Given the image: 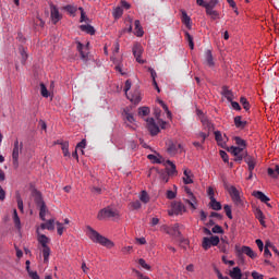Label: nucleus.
I'll return each instance as SVG.
<instances>
[{
  "label": "nucleus",
  "instance_id": "774afa93",
  "mask_svg": "<svg viewBox=\"0 0 279 279\" xmlns=\"http://www.w3.org/2000/svg\"><path fill=\"white\" fill-rule=\"evenodd\" d=\"M29 278L32 279H40L37 271H28Z\"/></svg>",
  "mask_w": 279,
  "mask_h": 279
},
{
  "label": "nucleus",
  "instance_id": "e433bc0d",
  "mask_svg": "<svg viewBox=\"0 0 279 279\" xmlns=\"http://www.w3.org/2000/svg\"><path fill=\"white\" fill-rule=\"evenodd\" d=\"M13 222L15 225V228H17V230H21V218L19 217V213L16 211V209H13Z\"/></svg>",
  "mask_w": 279,
  "mask_h": 279
},
{
  "label": "nucleus",
  "instance_id": "338daca9",
  "mask_svg": "<svg viewBox=\"0 0 279 279\" xmlns=\"http://www.w3.org/2000/svg\"><path fill=\"white\" fill-rule=\"evenodd\" d=\"M135 241L138 245H147V240L145 238H136Z\"/></svg>",
  "mask_w": 279,
  "mask_h": 279
},
{
  "label": "nucleus",
  "instance_id": "864d4df0",
  "mask_svg": "<svg viewBox=\"0 0 279 279\" xmlns=\"http://www.w3.org/2000/svg\"><path fill=\"white\" fill-rule=\"evenodd\" d=\"M64 10L66 12H69V14H75L77 12V8H75L73 5H66V7H64Z\"/></svg>",
  "mask_w": 279,
  "mask_h": 279
},
{
  "label": "nucleus",
  "instance_id": "e2e57ef3",
  "mask_svg": "<svg viewBox=\"0 0 279 279\" xmlns=\"http://www.w3.org/2000/svg\"><path fill=\"white\" fill-rule=\"evenodd\" d=\"M125 120L129 122V123H135V119H134V114L132 113H125Z\"/></svg>",
  "mask_w": 279,
  "mask_h": 279
},
{
  "label": "nucleus",
  "instance_id": "aec40b11",
  "mask_svg": "<svg viewBox=\"0 0 279 279\" xmlns=\"http://www.w3.org/2000/svg\"><path fill=\"white\" fill-rule=\"evenodd\" d=\"M238 254H245V256H248V258L252 259L258 256L256 252H254V250H252L250 246H242L240 250H238Z\"/></svg>",
  "mask_w": 279,
  "mask_h": 279
},
{
  "label": "nucleus",
  "instance_id": "09e8293b",
  "mask_svg": "<svg viewBox=\"0 0 279 279\" xmlns=\"http://www.w3.org/2000/svg\"><path fill=\"white\" fill-rule=\"evenodd\" d=\"M240 102L243 106L244 110H250V101H247V98L241 97Z\"/></svg>",
  "mask_w": 279,
  "mask_h": 279
},
{
  "label": "nucleus",
  "instance_id": "f257e3e1",
  "mask_svg": "<svg viewBox=\"0 0 279 279\" xmlns=\"http://www.w3.org/2000/svg\"><path fill=\"white\" fill-rule=\"evenodd\" d=\"M40 230H56V218H51L46 220V222L41 223L36 229L37 242L41 245V254L44 256V263H49V256H51V247H49V243H51V239L49 236L40 233Z\"/></svg>",
  "mask_w": 279,
  "mask_h": 279
},
{
  "label": "nucleus",
  "instance_id": "680f3d73",
  "mask_svg": "<svg viewBox=\"0 0 279 279\" xmlns=\"http://www.w3.org/2000/svg\"><path fill=\"white\" fill-rule=\"evenodd\" d=\"M132 250H134L133 246H123L121 248L122 254H132Z\"/></svg>",
  "mask_w": 279,
  "mask_h": 279
},
{
  "label": "nucleus",
  "instance_id": "58836bf2",
  "mask_svg": "<svg viewBox=\"0 0 279 279\" xmlns=\"http://www.w3.org/2000/svg\"><path fill=\"white\" fill-rule=\"evenodd\" d=\"M209 206L213 210H221V203L220 202H217V198H213L210 202H209Z\"/></svg>",
  "mask_w": 279,
  "mask_h": 279
},
{
  "label": "nucleus",
  "instance_id": "ddd939ff",
  "mask_svg": "<svg viewBox=\"0 0 279 279\" xmlns=\"http://www.w3.org/2000/svg\"><path fill=\"white\" fill-rule=\"evenodd\" d=\"M146 128L150 136H158V134H160V128L156 124V120H154V118L146 119Z\"/></svg>",
  "mask_w": 279,
  "mask_h": 279
},
{
  "label": "nucleus",
  "instance_id": "3c124183",
  "mask_svg": "<svg viewBox=\"0 0 279 279\" xmlns=\"http://www.w3.org/2000/svg\"><path fill=\"white\" fill-rule=\"evenodd\" d=\"M40 93L44 97H49V90H47V86H45V83L40 84Z\"/></svg>",
  "mask_w": 279,
  "mask_h": 279
},
{
  "label": "nucleus",
  "instance_id": "4be33fe9",
  "mask_svg": "<svg viewBox=\"0 0 279 279\" xmlns=\"http://www.w3.org/2000/svg\"><path fill=\"white\" fill-rule=\"evenodd\" d=\"M181 21H182L183 25H185V27H187L189 29H192L193 25L191 22V16H189V14H186L185 10H181Z\"/></svg>",
  "mask_w": 279,
  "mask_h": 279
},
{
  "label": "nucleus",
  "instance_id": "5701e85b",
  "mask_svg": "<svg viewBox=\"0 0 279 279\" xmlns=\"http://www.w3.org/2000/svg\"><path fill=\"white\" fill-rule=\"evenodd\" d=\"M183 182L184 184H193V171L189 168L183 171Z\"/></svg>",
  "mask_w": 279,
  "mask_h": 279
},
{
  "label": "nucleus",
  "instance_id": "603ef678",
  "mask_svg": "<svg viewBox=\"0 0 279 279\" xmlns=\"http://www.w3.org/2000/svg\"><path fill=\"white\" fill-rule=\"evenodd\" d=\"M177 195H178V193L173 192L171 190H168L167 193H166L167 199H175Z\"/></svg>",
  "mask_w": 279,
  "mask_h": 279
},
{
  "label": "nucleus",
  "instance_id": "0eeeda50",
  "mask_svg": "<svg viewBox=\"0 0 279 279\" xmlns=\"http://www.w3.org/2000/svg\"><path fill=\"white\" fill-rule=\"evenodd\" d=\"M167 151L169 156H175L178 154H182V144L178 141L169 140L167 143Z\"/></svg>",
  "mask_w": 279,
  "mask_h": 279
},
{
  "label": "nucleus",
  "instance_id": "f3484780",
  "mask_svg": "<svg viewBox=\"0 0 279 279\" xmlns=\"http://www.w3.org/2000/svg\"><path fill=\"white\" fill-rule=\"evenodd\" d=\"M37 206H39V219L41 221H47V215H49V209L47 208V204H45V201L40 199L37 203Z\"/></svg>",
  "mask_w": 279,
  "mask_h": 279
},
{
  "label": "nucleus",
  "instance_id": "6e6d98bb",
  "mask_svg": "<svg viewBox=\"0 0 279 279\" xmlns=\"http://www.w3.org/2000/svg\"><path fill=\"white\" fill-rule=\"evenodd\" d=\"M130 88H132V81L126 80L124 84V93L125 95H129L128 93L130 92Z\"/></svg>",
  "mask_w": 279,
  "mask_h": 279
},
{
  "label": "nucleus",
  "instance_id": "de8ad7c7",
  "mask_svg": "<svg viewBox=\"0 0 279 279\" xmlns=\"http://www.w3.org/2000/svg\"><path fill=\"white\" fill-rule=\"evenodd\" d=\"M211 232L214 234H223V228H221L219 225H216L211 228Z\"/></svg>",
  "mask_w": 279,
  "mask_h": 279
},
{
  "label": "nucleus",
  "instance_id": "f8f14e48",
  "mask_svg": "<svg viewBox=\"0 0 279 279\" xmlns=\"http://www.w3.org/2000/svg\"><path fill=\"white\" fill-rule=\"evenodd\" d=\"M62 19V13H60V9L56 7L53 3L50 4V21L52 25H58L60 20Z\"/></svg>",
  "mask_w": 279,
  "mask_h": 279
},
{
  "label": "nucleus",
  "instance_id": "c85d7f7f",
  "mask_svg": "<svg viewBox=\"0 0 279 279\" xmlns=\"http://www.w3.org/2000/svg\"><path fill=\"white\" fill-rule=\"evenodd\" d=\"M135 25V36H137L138 38H143L145 32L143 31V26H141V21L136 20L134 22Z\"/></svg>",
  "mask_w": 279,
  "mask_h": 279
},
{
  "label": "nucleus",
  "instance_id": "2f4dec72",
  "mask_svg": "<svg viewBox=\"0 0 279 279\" xmlns=\"http://www.w3.org/2000/svg\"><path fill=\"white\" fill-rule=\"evenodd\" d=\"M229 276L232 278V279H242L243 278V274L241 272V268L239 267H234Z\"/></svg>",
  "mask_w": 279,
  "mask_h": 279
},
{
  "label": "nucleus",
  "instance_id": "4c0bfd02",
  "mask_svg": "<svg viewBox=\"0 0 279 279\" xmlns=\"http://www.w3.org/2000/svg\"><path fill=\"white\" fill-rule=\"evenodd\" d=\"M166 163L169 165V167H170V169H168V174L169 175H175V173H178V170L175 168V163H173V161H171V160H167Z\"/></svg>",
  "mask_w": 279,
  "mask_h": 279
},
{
  "label": "nucleus",
  "instance_id": "6ab92c4d",
  "mask_svg": "<svg viewBox=\"0 0 279 279\" xmlns=\"http://www.w3.org/2000/svg\"><path fill=\"white\" fill-rule=\"evenodd\" d=\"M126 99L132 104H141V90L134 89L131 94H126Z\"/></svg>",
  "mask_w": 279,
  "mask_h": 279
},
{
  "label": "nucleus",
  "instance_id": "a878e982",
  "mask_svg": "<svg viewBox=\"0 0 279 279\" xmlns=\"http://www.w3.org/2000/svg\"><path fill=\"white\" fill-rule=\"evenodd\" d=\"M234 125L238 128V130H244V128L247 125V121L243 120L241 116H238L234 118Z\"/></svg>",
  "mask_w": 279,
  "mask_h": 279
},
{
  "label": "nucleus",
  "instance_id": "69168bd1",
  "mask_svg": "<svg viewBox=\"0 0 279 279\" xmlns=\"http://www.w3.org/2000/svg\"><path fill=\"white\" fill-rule=\"evenodd\" d=\"M255 243H256V245H257L259 252H263V250H264V247H265V244L262 242V240H260V239H257V240L255 241Z\"/></svg>",
  "mask_w": 279,
  "mask_h": 279
},
{
  "label": "nucleus",
  "instance_id": "9b49d317",
  "mask_svg": "<svg viewBox=\"0 0 279 279\" xmlns=\"http://www.w3.org/2000/svg\"><path fill=\"white\" fill-rule=\"evenodd\" d=\"M186 213V206L182 202L174 201L171 204V209L169 210V215H184Z\"/></svg>",
  "mask_w": 279,
  "mask_h": 279
},
{
  "label": "nucleus",
  "instance_id": "2eb2a0df",
  "mask_svg": "<svg viewBox=\"0 0 279 279\" xmlns=\"http://www.w3.org/2000/svg\"><path fill=\"white\" fill-rule=\"evenodd\" d=\"M76 50L80 53L81 60L88 62V44L84 46L82 41H76Z\"/></svg>",
  "mask_w": 279,
  "mask_h": 279
},
{
  "label": "nucleus",
  "instance_id": "37998d69",
  "mask_svg": "<svg viewBox=\"0 0 279 279\" xmlns=\"http://www.w3.org/2000/svg\"><path fill=\"white\" fill-rule=\"evenodd\" d=\"M61 149L63 151V156H65V158L71 157V153L69 151V142H64V144H62Z\"/></svg>",
  "mask_w": 279,
  "mask_h": 279
},
{
  "label": "nucleus",
  "instance_id": "c9c22d12",
  "mask_svg": "<svg viewBox=\"0 0 279 279\" xmlns=\"http://www.w3.org/2000/svg\"><path fill=\"white\" fill-rule=\"evenodd\" d=\"M130 210H141L143 208V205L141 204V201H133L129 204Z\"/></svg>",
  "mask_w": 279,
  "mask_h": 279
},
{
  "label": "nucleus",
  "instance_id": "c756f323",
  "mask_svg": "<svg viewBox=\"0 0 279 279\" xmlns=\"http://www.w3.org/2000/svg\"><path fill=\"white\" fill-rule=\"evenodd\" d=\"M80 29L81 32H85V34H89V36H95V27H93L90 24L81 25Z\"/></svg>",
  "mask_w": 279,
  "mask_h": 279
},
{
  "label": "nucleus",
  "instance_id": "f03ea898",
  "mask_svg": "<svg viewBox=\"0 0 279 279\" xmlns=\"http://www.w3.org/2000/svg\"><path fill=\"white\" fill-rule=\"evenodd\" d=\"M235 145L227 148V151L234 156L235 162H242L243 158H247V144L245 141L239 136L234 137Z\"/></svg>",
  "mask_w": 279,
  "mask_h": 279
},
{
  "label": "nucleus",
  "instance_id": "a19ab883",
  "mask_svg": "<svg viewBox=\"0 0 279 279\" xmlns=\"http://www.w3.org/2000/svg\"><path fill=\"white\" fill-rule=\"evenodd\" d=\"M56 226H57V234H59V236H62V234H64V230H66V228H64V223L57 221Z\"/></svg>",
  "mask_w": 279,
  "mask_h": 279
},
{
  "label": "nucleus",
  "instance_id": "ea45409f",
  "mask_svg": "<svg viewBox=\"0 0 279 279\" xmlns=\"http://www.w3.org/2000/svg\"><path fill=\"white\" fill-rule=\"evenodd\" d=\"M218 250H220L222 254H228V241L221 239V243L218 244Z\"/></svg>",
  "mask_w": 279,
  "mask_h": 279
},
{
  "label": "nucleus",
  "instance_id": "bf43d9fd",
  "mask_svg": "<svg viewBox=\"0 0 279 279\" xmlns=\"http://www.w3.org/2000/svg\"><path fill=\"white\" fill-rule=\"evenodd\" d=\"M220 158H222L223 162H229L230 158L228 157V153L226 150H220Z\"/></svg>",
  "mask_w": 279,
  "mask_h": 279
},
{
  "label": "nucleus",
  "instance_id": "473e14b6",
  "mask_svg": "<svg viewBox=\"0 0 279 279\" xmlns=\"http://www.w3.org/2000/svg\"><path fill=\"white\" fill-rule=\"evenodd\" d=\"M140 202H142V204H149L151 197H149V193H147V191L143 190L140 193Z\"/></svg>",
  "mask_w": 279,
  "mask_h": 279
},
{
  "label": "nucleus",
  "instance_id": "cd10ccee",
  "mask_svg": "<svg viewBox=\"0 0 279 279\" xmlns=\"http://www.w3.org/2000/svg\"><path fill=\"white\" fill-rule=\"evenodd\" d=\"M255 217L259 221L260 226H263V228L267 227V225L265 223V214H263V210H260V208H257L255 210Z\"/></svg>",
  "mask_w": 279,
  "mask_h": 279
},
{
  "label": "nucleus",
  "instance_id": "bb28decb",
  "mask_svg": "<svg viewBox=\"0 0 279 279\" xmlns=\"http://www.w3.org/2000/svg\"><path fill=\"white\" fill-rule=\"evenodd\" d=\"M221 95H222V97L227 98V100H229V101H233L234 100V94L232 93V90H230L228 88V86H223L222 87Z\"/></svg>",
  "mask_w": 279,
  "mask_h": 279
},
{
  "label": "nucleus",
  "instance_id": "423d86ee",
  "mask_svg": "<svg viewBox=\"0 0 279 279\" xmlns=\"http://www.w3.org/2000/svg\"><path fill=\"white\" fill-rule=\"evenodd\" d=\"M220 241L221 240L219 239V235H211L210 238L205 236L203 238V241H202V247L203 250H205V252H208L210 247H217Z\"/></svg>",
  "mask_w": 279,
  "mask_h": 279
},
{
  "label": "nucleus",
  "instance_id": "c03bdc74",
  "mask_svg": "<svg viewBox=\"0 0 279 279\" xmlns=\"http://www.w3.org/2000/svg\"><path fill=\"white\" fill-rule=\"evenodd\" d=\"M149 108L148 107H142L138 109V116L140 117H147L149 114Z\"/></svg>",
  "mask_w": 279,
  "mask_h": 279
},
{
  "label": "nucleus",
  "instance_id": "7c9ffc66",
  "mask_svg": "<svg viewBox=\"0 0 279 279\" xmlns=\"http://www.w3.org/2000/svg\"><path fill=\"white\" fill-rule=\"evenodd\" d=\"M245 162L248 167L250 173H252V171H254V169H256V159L254 157H246Z\"/></svg>",
  "mask_w": 279,
  "mask_h": 279
},
{
  "label": "nucleus",
  "instance_id": "7ed1b4c3",
  "mask_svg": "<svg viewBox=\"0 0 279 279\" xmlns=\"http://www.w3.org/2000/svg\"><path fill=\"white\" fill-rule=\"evenodd\" d=\"M87 236L93 241V243H98L99 245H102L104 247H108V250H112L114 247V242H112L110 239L101 235L99 232H97L92 227H87Z\"/></svg>",
  "mask_w": 279,
  "mask_h": 279
},
{
  "label": "nucleus",
  "instance_id": "412c9836",
  "mask_svg": "<svg viewBox=\"0 0 279 279\" xmlns=\"http://www.w3.org/2000/svg\"><path fill=\"white\" fill-rule=\"evenodd\" d=\"M163 230L167 234H170L171 236H175V234H180V225L174 223L173 226H163Z\"/></svg>",
  "mask_w": 279,
  "mask_h": 279
},
{
  "label": "nucleus",
  "instance_id": "49530a36",
  "mask_svg": "<svg viewBox=\"0 0 279 279\" xmlns=\"http://www.w3.org/2000/svg\"><path fill=\"white\" fill-rule=\"evenodd\" d=\"M138 265H141L143 269H146L147 271L151 270V266H149L144 258L138 259Z\"/></svg>",
  "mask_w": 279,
  "mask_h": 279
},
{
  "label": "nucleus",
  "instance_id": "dca6fc26",
  "mask_svg": "<svg viewBox=\"0 0 279 279\" xmlns=\"http://www.w3.org/2000/svg\"><path fill=\"white\" fill-rule=\"evenodd\" d=\"M133 56H134V58H135V60H136V62H138V64H145V60H143L142 58H141V56H143V46L141 45V44H135L134 46H133Z\"/></svg>",
  "mask_w": 279,
  "mask_h": 279
},
{
  "label": "nucleus",
  "instance_id": "f704fd0d",
  "mask_svg": "<svg viewBox=\"0 0 279 279\" xmlns=\"http://www.w3.org/2000/svg\"><path fill=\"white\" fill-rule=\"evenodd\" d=\"M112 16L116 21H119L123 16V7H116L112 12Z\"/></svg>",
  "mask_w": 279,
  "mask_h": 279
},
{
  "label": "nucleus",
  "instance_id": "4d7b16f0",
  "mask_svg": "<svg viewBox=\"0 0 279 279\" xmlns=\"http://www.w3.org/2000/svg\"><path fill=\"white\" fill-rule=\"evenodd\" d=\"M16 199H17V208H19V210H21V213H24V209H23V198H21V195H17Z\"/></svg>",
  "mask_w": 279,
  "mask_h": 279
},
{
  "label": "nucleus",
  "instance_id": "9d476101",
  "mask_svg": "<svg viewBox=\"0 0 279 279\" xmlns=\"http://www.w3.org/2000/svg\"><path fill=\"white\" fill-rule=\"evenodd\" d=\"M23 149V143H19V140L14 142L13 151H12V160H13V169H19V156L21 150Z\"/></svg>",
  "mask_w": 279,
  "mask_h": 279
},
{
  "label": "nucleus",
  "instance_id": "a211bd4d",
  "mask_svg": "<svg viewBox=\"0 0 279 279\" xmlns=\"http://www.w3.org/2000/svg\"><path fill=\"white\" fill-rule=\"evenodd\" d=\"M253 197H256V199H260L263 202V204H266V206H268V208H271V204H269L270 198L267 195H265V193H263L260 191H254Z\"/></svg>",
  "mask_w": 279,
  "mask_h": 279
},
{
  "label": "nucleus",
  "instance_id": "052dcab7",
  "mask_svg": "<svg viewBox=\"0 0 279 279\" xmlns=\"http://www.w3.org/2000/svg\"><path fill=\"white\" fill-rule=\"evenodd\" d=\"M251 276H252L253 279H263V278H265V276L263 274H259L256 270L252 271Z\"/></svg>",
  "mask_w": 279,
  "mask_h": 279
},
{
  "label": "nucleus",
  "instance_id": "a18cd8bd",
  "mask_svg": "<svg viewBox=\"0 0 279 279\" xmlns=\"http://www.w3.org/2000/svg\"><path fill=\"white\" fill-rule=\"evenodd\" d=\"M161 108L165 110V112H167V117L168 119H171V111H169V107L167 106V104H165V101L162 100H158Z\"/></svg>",
  "mask_w": 279,
  "mask_h": 279
},
{
  "label": "nucleus",
  "instance_id": "393cba45",
  "mask_svg": "<svg viewBox=\"0 0 279 279\" xmlns=\"http://www.w3.org/2000/svg\"><path fill=\"white\" fill-rule=\"evenodd\" d=\"M201 123L203 124V126L205 128V130H207V132H210L211 130H214V125L213 122H210V120H208V118L206 116H202L201 117Z\"/></svg>",
  "mask_w": 279,
  "mask_h": 279
},
{
  "label": "nucleus",
  "instance_id": "13d9d810",
  "mask_svg": "<svg viewBox=\"0 0 279 279\" xmlns=\"http://www.w3.org/2000/svg\"><path fill=\"white\" fill-rule=\"evenodd\" d=\"M207 195H208V197H209L210 201H211V199H215V189H213V186H209V187L207 189Z\"/></svg>",
  "mask_w": 279,
  "mask_h": 279
},
{
  "label": "nucleus",
  "instance_id": "39448f33",
  "mask_svg": "<svg viewBox=\"0 0 279 279\" xmlns=\"http://www.w3.org/2000/svg\"><path fill=\"white\" fill-rule=\"evenodd\" d=\"M197 5L201 8H205L206 14L210 16L214 21H217L219 19V13L215 11V3L216 2H208V1H197Z\"/></svg>",
  "mask_w": 279,
  "mask_h": 279
},
{
  "label": "nucleus",
  "instance_id": "72a5a7b5",
  "mask_svg": "<svg viewBox=\"0 0 279 279\" xmlns=\"http://www.w3.org/2000/svg\"><path fill=\"white\" fill-rule=\"evenodd\" d=\"M267 173L270 178L277 180L279 178V166L276 165L275 168H268Z\"/></svg>",
  "mask_w": 279,
  "mask_h": 279
},
{
  "label": "nucleus",
  "instance_id": "8fccbe9b",
  "mask_svg": "<svg viewBox=\"0 0 279 279\" xmlns=\"http://www.w3.org/2000/svg\"><path fill=\"white\" fill-rule=\"evenodd\" d=\"M223 209L228 219H232V207L230 205H225Z\"/></svg>",
  "mask_w": 279,
  "mask_h": 279
},
{
  "label": "nucleus",
  "instance_id": "20e7f679",
  "mask_svg": "<svg viewBox=\"0 0 279 279\" xmlns=\"http://www.w3.org/2000/svg\"><path fill=\"white\" fill-rule=\"evenodd\" d=\"M121 217V213L119 209L107 206L98 211L97 219L99 221H104L106 219H119Z\"/></svg>",
  "mask_w": 279,
  "mask_h": 279
},
{
  "label": "nucleus",
  "instance_id": "5fc2aeb1",
  "mask_svg": "<svg viewBox=\"0 0 279 279\" xmlns=\"http://www.w3.org/2000/svg\"><path fill=\"white\" fill-rule=\"evenodd\" d=\"M80 12H81V23H86V21H88V17H86V12H84V8H78Z\"/></svg>",
  "mask_w": 279,
  "mask_h": 279
},
{
  "label": "nucleus",
  "instance_id": "0e129e2a",
  "mask_svg": "<svg viewBox=\"0 0 279 279\" xmlns=\"http://www.w3.org/2000/svg\"><path fill=\"white\" fill-rule=\"evenodd\" d=\"M76 149H86V140H82L77 145Z\"/></svg>",
  "mask_w": 279,
  "mask_h": 279
},
{
  "label": "nucleus",
  "instance_id": "79ce46f5",
  "mask_svg": "<svg viewBox=\"0 0 279 279\" xmlns=\"http://www.w3.org/2000/svg\"><path fill=\"white\" fill-rule=\"evenodd\" d=\"M185 39L187 40L189 43V47L190 49H195V43L193 41V36H191V34L189 32H185Z\"/></svg>",
  "mask_w": 279,
  "mask_h": 279
},
{
  "label": "nucleus",
  "instance_id": "6e6552de",
  "mask_svg": "<svg viewBox=\"0 0 279 279\" xmlns=\"http://www.w3.org/2000/svg\"><path fill=\"white\" fill-rule=\"evenodd\" d=\"M227 191L235 206H243V199H241V192L236 189V186L231 185L227 189Z\"/></svg>",
  "mask_w": 279,
  "mask_h": 279
},
{
  "label": "nucleus",
  "instance_id": "4468645a",
  "mask_svg": "<svg viewBox=\"0 0 279 279\" xmlns=\"http://www.w3.org/2000/svg\"><path fill=\"white\" fill-rule=\"evenodd\" d=\"M215 138H216V143L217 145H219V147H222V149H228V135L221 133V131H215Z\"/></svg>",
  "mask_w": 279,
  "mask_h": 279
},
{
  "label": "nucleus",
  "instance_id": "b1692460",
  "mask_svg": "<svg viewBox=\"0 0 279 279\" xmlns=\"http://www.w3.org/2000/svg\"><path fill=\"white\" fill-rule=\"evenodd\" d=\"M205 62L209 69L215 68V59L213 58V51L206 50L205 51Z\"/></svg>",
  "mask_w": 279,
  "mask_h": 279
},
{
  "label": "nucleus",
  "instance_id": "1a4fd4ad",
  "mask_svg": "<svg viewBox=\"0 0 279 279\" xmlns=\"http://www.w3.org/2000/svg\"><path fill=\"white\" fill-rule=\"evenodd\" d=\"M184 191L187 195V198L183 199L184 204H189L192 210H197V197H195V194H193L189 186H185Z\"/></svg>",
  "mask_w": 279,
  "mask_h": 279
}]
</instances>
